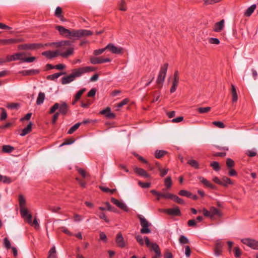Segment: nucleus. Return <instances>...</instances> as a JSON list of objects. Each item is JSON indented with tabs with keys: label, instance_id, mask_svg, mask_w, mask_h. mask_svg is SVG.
I'll return each mask as SVG.
<instances>
[{
	"label": "nucleus",
	"instance_id": "1",
	"mask_svg": "<svg viewBox=\"0 0 258 258\" xmlns=\"http://www.w3.org/2000/svg\"><path fill=\"white\" fill-rule=\"evenodd\" d=\"M95 69L91 67L81 68L78 69H74L69 76L63 77L61 78V83L67 84L74 81L76 77H80L84 73L94 71Z\"/></svg>",
	"mask_w": 258,
	"mask_h": 258
},
{
	"label": "nucleus",
	"instance_id": "2",
	"mask_svg": "<svg viewBox=\"0 0 258 258\" xmlns=\"http://www.w3.org/2000/svg\"><path fill=\"white\" fill-rule=\"evenodd\" d=\"M45 45L55 47L57 48L56 51H59L60 53H65L66 51H67L70 48H74L72 44V42L69 40L55 42L49 44H46Z\"/></svg>",
	"mask_w": 258,
	"mask_h": 258
},
{
	"label": "nucleus",
	"instance_id": "3",
	"mask_svg": "<svg viewBox=\"0 0 258 258\" xmlns=\"http://www.w3.org/2000/svg\"><path fill=\"white\" fill-rule=\"evenodd\" d=\"M74 48L73 47L70 48L65 53H60L59 51H46L42 53V54L46 57L52 59L58 55L63 57H67L70 55L73 54Z\"/></svg>",
	"mask_w": 258,
	"mask_h": 258
},
{
	"label": "nucleus",
	"instance_id": "4",
	"mask_svg": "<svg viewBox=\"0 0 258 258\" xmlns=\"http://www.w3.org/2000/svg\"><path fill=\"white\" fill-rule=\"evenodd\" d=\"M21 216L25 221L27 222L30 225L34 227L35 229L39 228V225L36 216H35L33 221L32 220V215L29 213V211H21Z\"/></svg>",
	"mask_w": 258,
	"mask_h": 258
},
{
	"label": "nucleus",
	"instance_id": "5",
	"mask_svg": "<svg viewBox=\"0 0 258 258\" xmlns=\"http://www.w3.org/2000/svg\"><path fill=\"white\" fill-rule=\"evenodd\" d=\"M203 214L211 220H217L223 215L221 211H203Z\"/></svg>",
	"mask_w": 258,
	"mask_h": 258
},
{
	"label": "nucleus",
	"instance_id": "6",
	"mask_svg": "<svg viewBox=\"0 0 258 258\" xmlns=\"http://www.w3.org/2000/svg\"><path fill=\"white\" fill-rule=\"evenodd\" d=\"M168 66V63L164 64V66L161 68L159 74L158 76L156 82L159 88L162 87V84L164 81Z\"/></svg>",
	"mask_w": 258,
	"mask_h": 258
},
{
	"label": "nucleus",
	"instance_id": "7",
	"mask_svg": "<svg viewBox=\"0 0 258 258\" xmlns=\"http://www.w3.org/2000/svg\"><path fill=\"white\" fill-rule=\"evenodd\" d=\"M138 218L140 220L141 225L142 227L140 230L141 233L142 234L150 233L151 230L149 228L150 225L149 222L141 215H138Z\"/></svg>",
	"mask_w": 258,
	"mask_h": 258
},
{
	"label": "nucleus",
	"instance_id": "8",
	"mask_svg": "<svg viewBox=\"0 0 258 258\" xmlns=\"http://www.w3.org/2000/svg\"><path fill=\"white\" fill-rule=\"evenodd\" d=\"M145 242L147 246H150L151 249H153L156 255L159 257L161 256V251L158 245L156 243H151L149 238L147 236L145 237Z\"/></svg>",
	"mask_w": 258,
	"mask_h": 258
},
{
	"label": "nucleus",
	"instance_id": "9",
	"mask_svg": "<svg viewBox=\"0 0 258 258\" xmlns=\"http://www.w3.org/2000/svg\"><path fill=\"white\" fill-rule=\"evenodd\" d=\"M241 242L253 249L258 250V241L255 239L248 238H243L241 239Z\"/></svg>",
	"mask_w": 258,
	"mask_h": 258
},
{
	"label": "nucleus",
	"instance_id": "10",
	"mask_svg": "<svg viewBox=\"0 0 258 258\" xmlns=\"http://www.w3.org/2000/svg\"><path fill=\"white\" fill-rule=\"evenodd\" d=\"M115 242L118 247L121 248L125 247L127 242L126 241L121 232H118L116 235Z\"/></svg>",
	"mask_w": 258,
	"mask_h": 258
},
{
	"label": "nucleus",
	"instance_id": "11",
	"mask_svg": "<svg viewBox=\"0 0 258 258\" xmlns=\"http://www.w3.org/2000/svg\"><path fill=\"white\" fill-rule=\"evenodd\" d=\"M106 48L114 54H121L122 53V48L115 46L112 43L108 44L106 46Z\"/></svg>",
	"mask_w": 258,
	"mask_h": 258
},
{
	"label": "nucleus",
	"instance_id": "12",
	"mask_svg": "<svg viewBox=\"0 0 258 258\" xmlns=\"http://www.w3.org/2000/svg\"><path fill=\"white\" fill-rule=\"evenodd\" d=\"M41 46L39 44H24L19 45L18 48L20 50L34 49L39 48Z\"/></svg>",
	"mask_w": 258,
	"mask_h": 258
},
{
	"label": "nucleus",
	"instance_id": "13",
	"mask_svg": "<svg viewBox=\"0 0 258 258\" xmlns=\"http://www.w3.org/2000/svg\"><path fill=\"white\" fill-rule=\"evenodd\" d=\"M179 78L178 76V72L176 71L174 75V80L173 81L172 86L170 89V92L173 93L176 89L178 84Z\"/></svg>",
	"mask_w": 258,
	"mask_h": 258
},
{
	"label": "nucleus",
	"instance_id": "14",
	"mask_svg": "<svg viewBox=\"0 0 258 258\" xmlns=\"http://www.w3.org/2000/svg\"><path fill=\"white\" fill-rule=\"evenodd\" d=\"M111 202L116 205V206L122 209V210H126L127 209V207L126 205L122 201H119L113 198H112L111 199Z\"/></svg>",
	"mask_w": 258,
	"mask_h": 258
},
{
	"label": "nucleus",
	"instance_id": "15",
	"mask_svg": "<svg viewBox=\"0 0 258 258\" xmlns=\"http://www.w3.org/2000/svg\"><path fill=\"white\" fill-rule=\"evenodd\" d=\"M134 170L135 172L142 176H143L145 178L150 177V175L148 174L146 172V171L142 168L136 167L134 168Z\"/></svg>",
	"mask_w": 258,
	"mask_h": 258
},
{
	"label": "nucleus",
	"instance_id": "16",
	"mask_svg": "<svg viewBox=\"0 0 258 258\" xmlns=\"http://www.w3.org/2000/svg\"><path fill=\"white\" fill-rule=\"evenodd\" d=\"M223 244L221 242H218L216 243L214 248V253L216 256H219L222 252Z\"/></svg>",
	"mask_w": 258,
	"mask_h": 258
},
{
	"label": "nucleus",
	"instance_id": "17",
	"mask_svg": "<svg viewBox=\"0 0 258 258\" xmlns=\"http://www.w3.org/2000/svg\"><path fill=\"white\" fill-rule=\"evenodd\" d=\"M56 29L59 31L60 34L66 37H69V32L70 30L66 29L62 26H57Z\"/></svg>",
	"mask_w": 258,
	"mask_h": 258
},
{
	"label": "nucleus",
	"instance_id": "18",
	"mask_svg": "<svg viewBox=\"0 0 258 258\" xmlns=\"http://www.w3.org/2000/svg\"><path fill=\"white\" fill-rule=\"evenodd\" d=\"M224 23L225 21L224 20H222L219 22L216 23L214 28V31L217 32H220L224 27Z\"/></svg>",
	"mask_w": 258,
	"mask_h": 258
},
{
	"label": "nucleus",
	"instance_id": "19",
	"mask_svg": "<svg viewBox=\"0 0 258 258\" xmlns=\"http://www.w3.org/2000/svg\"><path fill=\"white\" fill-rule=\"evenodd\" d=\"M100 113L105 115V116L109 118H113L115 117V114L110 112V108L109 107H107L105 109L102 110L100 112Z\"/></svg>",
	"mask_w": 258,
	"mask_h": 258
},
{
	"label": "nucleus",
	"instance_id": "20",
	"mask_svg": "<svg viewBox=\"0 0 258 258\" xmlns=\"http://www.w3.org/2000/svg\"><path fill=\"white\" fill-rule=\"evenodd\" d=\"M69 38H80L81 37L80 30H70L69 37Z\"/></svg>",
	"mask_w": 258,
	"mask_h": 258
},
{
	"label": "nucleus",
	"instance_id": "21",
	"mask_svg": "<svg viewBox=\"0 0 258 258\" xmlns=\"http://www.w3.org/2000/svg\"><path fill=\"white\" fill-rule=\"evenodd\" d=\"M68 105L65 102H62L59 104V112L62 114H66L68 111Z\"/></svg>",
	"mask_w": 258,
	"mask_h": 258
},
{
	"label": "nucleus",
	"instance_id": "22",
	"mask_svg": "<svg viewBox=\"0 0 258 258\" xmlns=\"http://www.w3.org/2000/svg\"><path fill=\"white\" fill-rule=\"evenodd\" d=\"M19 202L20 207V210H27L25 207V199L22 195L19 196Z\"/></svg>",
	"mask_w": 258,
	"mask_h": 258
},
{
	"label": "nucleus",
	"instance_id": "23",
	"mask_svg": "<svg viewBox=\"0 0 258 258\" xmlns=\"http://www.w3.org/2000/svg\"><path fill=\"white\" fill-rule=\"evenodd\" d=\"M32 123L29 122V124L27 125V126L25 128H24L22 131L20 135L21 136H24L29 133H30L31 131L32 130Z\"/></svg>",
	"mask_w": 258,
	"mask_h": 258
},
{
	"label": "nucleus",
	"instance_id": "24",
	"mask_svg": "<svg viewBox=\"0 0 258 258\" xmlns=\"http://www.w3.org/2000/svg\"><path fill=\"white\" fill-rule=\"evenodd\" d=\"M165 214L171 217L179 216L181 215L180 211H163Z\"/></svg>",
	"mask_w": 258,
	"mask_h": 258
},
{
	"label": "nucleus",
	"instance_id": "25",
	"mask_svg": "<svg viewBox=\"0 0 258 258\" xmlns=\"http://www.w3.org/2000/svg\"><path fill=\"white\" fill-rule=\"evenodd\" d=\"M199 179L201 182L205 184L206 186L210 188H214L215 186L211 184L209 181H208L206 179L202 177H199Z\"/></svg>",
	"mask_w": 258,
	"mask_h": 258
},
{
	"label": "nucleus",
	"instance_id": "26",
	"mask_svg": "<svg viewBox=\"0 0 258 258\" xmlns=\"http://www.w3.org/2000/svg\"><path fill=\"white\" fill-rule=\"evenodd\" d=\"M45 94L43 92H40L37 98L36 103L38 105H40L43 103L45 99Z\"/></svg>",
	"mask_w": 258,
	"mask_h": 258
},
{
	"label": "nucleus",
	"instance_id": "27",
	"mask_svg": "<svg viewBox=\"0 0 258 258\" xmlns=\"http://www.w3.org/2000/svg\"><path fill=\"white\" fill-rule=\"evenodd\" d=\"M231 94L232 96V102H236L237 100V94L236 93V88L233 85H231Z\"/></svg>",
	"mask_w": 258,
	"mask_h": 258
},
{
	"label": "nucleus",
	"instance_id": "28",
	"mask_svg": "<svg viewBox=\"0 0 258 258\" xmlns=\"http://www.w3.org/2000/svg\"><path fill=\"white\" fill-rule=\"evenodd\" d=\"M256 8V6L255 5H253L250 7H249L245 11L244 13V15L249 17L250 16L252 13L253 12L254 10Z\"/></svg>",
	"mask_w": 258,
	"mask_h": 258
},
{
	"label": "nucleus",
	"instance_id": "29",
	"mask_svg": "<svg viewBox=\"0 0 258 258\" xmlns=\"http://www.w3.org/2000/svg\"><path fill=\"white\" fill-rule=\"evenodd\" d=\"M167 152L164 150H157L155 152V156L156 158H161L163 157Z\"/></svg>",
	"mask_w": 258,
	"mask_h": 258
},
{
	"label": "nucleus",
	"instance_id": "30",
	"mask_svg": "<svg viewBox=\"0 0 258 258\" xmlns=\"http://www.w3.org/2000/svg\"><path fill=\"white\" fill-rule=\"evenodd\" d=\"M65 72L62 73H55L51 75H49L47 77V79L48 80H54L55 79L58 78L59 77H60L61 75L65 74Z\"/></svg>",
	"mask_w": 258,
	"mask_h": 258
},
{
	"label": "nucleus",
	"instance_id": "31",
	"mask_svg": "<svg viewBox=\"0 0 258 258\" xmlns=\"http://www.w3.org/2000/svg\"><path fill=\"white\" fill-rule=\"evenodd\" d=\"M82 124L81 122H78L71 127L69 130L68 133L69 134H72L75 131H76Z\"/></svg>",
	"mask_w": 258,
	"mask_h": 258
},
{
	"label": "nucleus",
	"instance_id": "32",
	"mask_svg": "<svg viewBox=\"0 0 258 258\" xmlns=\"http://www.w3.org/2000/svg\"><path fill=\"white\" fill-rule=\"evenodd\" d=\"M1 42L3 43L4 44H9L11 43H17L18 42H19V41L17 39H10L2 40H1Z\"/></svg>",
	"mask_w": 258,
	"mask_h": 258
},
{
	"label": "nucleus",
	"instance_id": "33",
	"mask_svg": "<svg viewBox=\"0 0 258 258\" xmlns=\"http://www.w3.org/2000/svg\"><path fill=\"white\" fill-rule=\"evenodd\" d=\"M3 244H4V247L7 249H9L11 247V244L10 241L9 240V239L8 237H5L4 239Z\"/></svg>",
	"mask_w": 258,
	"mask_h": 258
},
{
	"label": "nucleus",
	"instance_id": "34",
	"mask_svg": "<svg viewBox=\"0 0 258 258\" xmlns=\"http://www.w3.org/2000/svg\"><path fill=\"white\" fill-rule=\"evenodd\" d=\"M25 53L24 52H20V53H17L15 54H14V57L15 58V60H22L24 61Z\"/></svg>",
	"mask_w": 258,
	"mask_h": 258
},
{
	"label": "nucleus",
	"instance_id": "35",
	"mask_svg": "<svg viewBox=\"0 0 258 258\" xmlns=\"http://www.w3.org/2000/svg\"><path fill=\"white\" fill-rule=\"evenodd\" d=\"M14 150V148L9 145H4L3 146V152L5 153H11Z\"/></svg>",
	"mask_w": 258,
	"mask_h": 258
},
{
	"label": "nucleus",
	"instance_id": "36",
	"mask_svg": "<svg viewBox=\"0 0 258 258\" xmlns=\"http://www.w3.org/2000/svg\"><path fill=\"white\" fill-rule=\"evenodd\" d=\"M157 167L158 170L160 172V175L161 176H165L168 171V169H162L158 163H156Z\"/></svg>",
	"mask_w": 258,
	"mask_h": 258
},
{
	"label": "nucleus",
	"instance_id": "37",
	"mask_svg": "<svg viewBox=\"0 0 258 258\" xmlns=\"http://www.w3.org/2000/svg\"><path fill=\"white\" fill-rule=\"evenodd\" d=\"M187 163L190 165L191 167H193L195 168H199V163L198 162L194 159H191L188 161Z\"/></svg>",
	"mask_w": 258,
	"mask_h": 258
},
{
	"label": "nucleus",
	"instance_id": "38",
	"mask_svg": "<svg viewBox=\"0 0 258 258\" xmlns=\"http://www.w3.org/2000/svg\"><path fill=\"white\" fill-rule=\"evenodd\" d=\"M102 58L101 57H92L90 59V61L92 64L102 63Z\"/></svg>",
	"mask_w": 258,
	"mask_h": 258
},
{
	"label": "nucleus",
	"instance_id": "39",
	"mask_svg": "<svg viewBox=\"0 0 258 258\" xmlns=\"http://www.w3.org/2000/svg\"><path fill=\"white\" fill-rule=\"evenodd\" d=\"M81 37L88 36L92 34V32L90 30H80Z\"/></svg>",
	"mask_w": 258,
	"mask_h": 258
},
{
	"label": "nucleus",
	"instance_id": "40",
	"mask_svg": "<svg viewBox=\"0 0 258 258\" xmlns=\"http://www.w3.org/2000/svg\"><path fill=\"white\" fill-rule=\"evenodd\" d=\"M210 166L213 168V169L216 171L220 170V167L219 163L217 162L214 161L211 163Z\"/></svg>",
	"mask_w": 258,
	"mask_h": 258
},
{
	"label": "nucleus",
	"instance_id": "41",
	"mask_svg": "<svg viewBox=\"0 0 258 258\" xmlns=\"http://www.w3.org/2000/svg\"><path fill=\"white\" fill-rule=\"evenodd\" d=\"M221 181L223 182V184H222L221 185L223 186H226L228 184H230L232 183L231 180L229 178L225 176L222 178Z\"/></svg>",
	"mask_w": 258,
	"mask_h": 258
},
{
	"label": "nucleus",
	"instance_id": "42",
	"mask_svg": "<svg viewBox=\"0 0 258 258\" xmlns=\"http://www.w3.org/2000/svg\"><path fill=\"white\" fill-rule=\"evenodd\" d=\"M86 91L85 88H83L80 91H79L76 94L75 96V101H77L81 97V95L83 93Z\"/></svg>",
	"mask_w": 258,
	"mask_h": 258
},
{
	"label": "nucleus",
	"instance_id": "43",
	"mask_svg": "<svg viewBox=\"0 0 258 258\" xmlns=\"http://www.w3.org/2000/svg\"><path fill=\"white\" fill-rule=\"evenodd\" d=\"M98 216L101 219L104 220L107 223L109 222V220L104 213L100 212L98 214Z\"/></svg>",
	"mask_w": 258,
	"mask_h": 258
},
{
	"label": "nucleus",
	"instance_id": "44",
	"mask_svg": "<svg viewBox=\"0 0 258 258\" xmlns=\"http://www.w3.org/2000/svg\"><path fill=\"white\" fill-rule=\"evenodd\" d=\"M55 252V248L54 246H53L50 249L49 251V256L52 257V258H57Z\"/></svg>",
	"mask_w": 258,
	"mask_h": 258
},
{
	"label": "nucleus",
	"instance_id": "45",
	"mask_svg": "<svg viewBox=\"0 0 258 258\" xmlns=\"http://www.w3.org/2000/svg\"><path fill=\"white\" fill-rule=\"evenodd\" d=\"M198 111L201 113H204L209 112L211 110V107H200L198 108Z\"/></svg>",
	"mask_w": 258,
	"mask_h": 258
},
{
	"label": "nucleus",
	"instance_id": "46",
	"mask_svg": "<svg viewBox=\"0 0 258 258\" xmlns=\"http://www.w3.org/2000/svg\"><path fill=\"white\" fill-rule=\"evenodd\" d=\"M59 107V104L58 103H55L53 105V106L51 107L50 111H49V113L51 114V113H54L56 111V110L58 109Z\"/></svg>",
	"mask_w": 258,
	"mask_h": 258
},
{
	"label": "nucleus",
	"instance_id": "47",
	"mask_svg": "<svg viewBox=\"0 0 258 258\" xmlns=\"http://www.w3.org/2000/svg\"><path fill=\"white\" fill-rule=\"evenodd\" d=\"M179 241L181 244H186L189 242L188 239L184 236L181 235L179 239Z\"/></svg>",
	"mask_w": 258,
	"mask_h": 258
},
{
	"label": "nucleus",
	"instance_id": "48",
	"mask_svg": "<svg viewBox=\"0 0 258 258\" xmlns=\"http://www.w3.org/2000/svg\"><path fill=\"white\" fill-rule=\"evenodd\" d=\"M234 255L236 257L238 258L241 256V251L238 247H235L234 248Z\"/></svg>",
	"mask_w": 258,
	"mask_h": 258
},
{
	"label": "nucleus",
	"instance_id": "49",
	"mask_svg": "<svg viewBox=\"0 0 258 258\" xmlns=\"http://www.w3.org/2000/svg\"><path fill=\"white\" fill-rule=\"evenodd\" d=\"M165 184L167 188H169L172 184L171 179L170 177H168L165 179Z\"/></svg>",
	"mask_w": 258,
	"mask_h": 258
},
{
	"label": "nucleus",
	"instance_id": "50",
	"mask_svg": "<svg viewBox=\"0 0 258 258\" xmlns=\"http://www.w3.org/2000/svg\"><path fill=\"white\" fill-rule=\"evenodd\" d=\"M151 192L156 197V199L157 200L159 201L161 198V193H160L154 189L151 190Z\"/></svg>",
	"mask_w": 258,
	"mask_h": 258
},
{
	"label": "nucleus",
	"instance_id": "51",
	"mask_svg": "<svg viewBox=\"0 0 258 258\" xmlns=\"http://www.w3.org/2000/svg\"><path fill=\"white\" fill-rule=\"evenodd\" d=\"M234 165V162L233 160L230 158H228L226 160V165L228 168H230L233 167Z\"/></svg>",
	"mask_w": 258,
	"mask_h": 258
},
{
	"label": "nucleus",
	"instance_id": "52",
	"mask_svg": "<svg viewBox=\"0 0 258 258\" xmlns=\"http://www.w3.org/2000/svg\"><path fill=\"white\" fill-rule=\"evenodd\" d=\"M62 10L61 8L59 7H57L55 11V15L58 18H60L61 17Z\"/></svg>",
	"mask_w": 258,
	"mask_h": 258
},
{
	"label": "nucleus",
	"instance_id": "53",
	"mask_svg": "<svg viewBox=\"0 0 258 258\" xmlns=\"http://www.w3.org/2000/svg\"><path fill=\"white\" fill-rule=\"evenodd\" d=\"M173 196V195L167 192L161 193V198L172 199Z\"/></svg>",
	"mask_w": 258,
	"mask_h": 258
},
{
	"label": "nucleus",
	"instance_id": "54",
	"mask_svg": "<svg viewBox=\"0 0 258 258\" xmlns=\"http://www.w3.org/2000/svg\"><path fill=\"white\" fill-rule=\"evenodd\" d=\"M136 239L138 242L141 245H143L144 244V240L141 235H138L136 236Z\"/></svg>",
	"mask_w": 258,
	"mask_h": 258
},
{
	"label": "nucleus",
	"instance_id": "55",
	"mask_svg": "<svg viewBox=\"0 0 258 258\" xmlns=\"http://www.w3.org/2000/svg\"><path fill=\"white\" fill-rule=\"evenodd\" d=\"M1 110H2V113H1V119L2 120H4L7 118V113L6 110L4 108H2Z\"/></svg>",
	"mask_w": 258,
	"mask_h": 258
},
{
	"label": "nucleus",
	"instance_id": "56",
	"mask_svg": "<svg viewBox=\"0 0 258 258\" xmlns=\"http://www.w3.org/2000/svg\"><path fill=\"white\" fill-rule=\"evenodd\" d=\"M179 194L182 196H185L187 197H190L191 194L185 190H181L179 192Z\"/></svg>",
	"mask_w": 258,
	"mask_h": 258
},
{
	"label": "nucleus",
	"instance_id": "57",
	"mask_svg": "<svg viewBox=\"0 0 258 258\" xmlns=\"http://www.w3.org/2000/svg\"><path fill=\"white\" fill-rule=\"evenodd\" d=\"M99 235L100 240H102L105 242H107V238L104 232H100Z\"/></svg>",
	"mask_w": 258,
	"mask_h": 258
},
{
	"label": "nucleus",
	"instance_id": "58",
	"mask_svg": "<svg viewBox=\"0 0 258 258\" xmlns=\"http://www.w3.org/2000/svg\"><path fill=\"white\" fill-rule=\"evenodd\" d=\"M127 102H128V99H125L123 100L122 101H121L120 103H118L116 105V107H117V110H118V108L122 107L123 105L126 104Z\"/></svg>",
	"mask_w": 258,
	"mask_h": 258
},
{
	"label": "nucleus",
	"instance_id": "59",
	"mask_svg": "<svg viewBox=\"0 0 258 258\" xmlns=\"http://www.w3.org/2000/svg\"><path fill=\"white\" fill-rule=\"evenodd\" d=\"M172 199L174 201H175L179 204H182L183 203L182 200L180 198H179L178 197H177L176 195H173Z\"/></svg>",
	"mask_w": 258,
	"mask_h": 258
},
{
	"label": "nucleus",
	"instance_id": "60",
	"mask_svg": "<svg viewBox=\"0 0 258 258\" xmlns=\"http://www.w3.org/2000/svg\"><path fill=\"white\" fill-rule=\"evenodd\" d=\"M119 9L121 11H126V9L125 7V2L124 1L121 0V3L119 4Z\"/></svg>",
	"mask_w": 258,
	"mask_h": 258
},
{
	"label": "nucleus",
	"instance_id": "61",
	"mask_svg": "<svg viewBox=\"0 0 258 258\" xmlns=\"http://www.w3.org/2000/svg\"><path fill=\"white\" fill-rule=\"evenodd\" d=\"M213 124H214L215 125H216L217 127H219V128H224L225 127V125L224 124V123L221 121H214L213 122Z\"/></svg>",
	"mask_w": 258,
	"mask_h": 258
},
{
	"label": "nucleus",
	"instance_id": "62",
	"mask_svg": "<svg viewBox=\"0 0 258 258\" xmlns=\"http://www.w3.org/2000/svg\"><path fill=\"white\" fill-rule=\"evenodd\" d=\"M107 48H106V47L104 48L95 50L94 51V54L95 55H98L99 54H102Z\"/></svg>",
	"mask_w": 258,
	"mask_h": 258
},
{
	"label": "nucleus",
	"instance_id": "63",
	"mask_svg": "<svg viewBox=\"0 0 258 258\" xmlns=\"http://www.w3.org/2000/svg\"><path fill=\"white\" fill-rule=\"evenodd\" d=\"M138 184L143 188H148L150 186V183L148 182H142L141 181H139Z\"/></svg>",
	"mask_w": 258,
	"mask_h": 258
},
{
	"label": "nucleus",
	"instance_id": "64",
	"mask_svg": "<svg viewBox=\"0 0 258 258\" xmlns=\"http://www.w3.org/2000/svg\"><path fill=\"white\" fill-rule=\"evenodd\" d=\"M190 248L188 245H186L185 247V254L186 257H189L190 255Z\"/></svg>",
	"mask_w": 258,
	"mask_h": 258
}]
</instances>
